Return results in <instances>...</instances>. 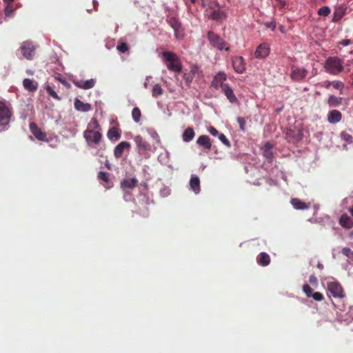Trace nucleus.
Returning a JSON list of instances; mask_svg holds the SVG:
<instances>
[{"instance_id": "1", "label": "nucleus", "mask_w": 353, "mask_h": 353, "mask_svg": "<svg viewBox=\"0 0 353 353\" xmlns=\"http://www.w3.org/2000/svg\"><path fill=\"white\" fill-rule=\"evenodd\" d=\"M100 125L95 118H92L88 125L87 129L83 132V137L88 144L98 145L102 139Z\"/></svg>"}, {"instance_id": "2", "label": "nucleus", "mask_w": 353, "mask_h": 353, "mask_svg": "<svg viewBox=\"0 0 353 353\" xmlns=\"http://www.w3.org/2000/svg\"><path fill=\"white\" fill-rule=\"evenodd\" d=\"M162 57L168 70L175 72H180L181 71L182 65L180 58L175 53L170 51H165L162 52Z\"/></svg>"}, {"instance_id": "3", "label": "nucleus", "mask_w": 353, "mask_h": 353, "mask_svg": "<svg viewBox=\"0 0 353 353\" xmlns=\"http://www.w3.org/2000/svg\"><path fill=\"white\" fill-rule=\"evenodd\" d=\"M325 70L327 72L337 75L343 70V61L338 57H329L325 61Z\"/></svg>"}, {"instance_id": "4", "label": "nucleus", "mask_w": 353, "mask_h": 353, "mask_svg": "<svg viewBox=\"0 0 353 353\" xmlns=\"http://www.w3.org/2000/svg\"><path fill=\"white\" fill-rule=\"evenodd\" d=\"M327 290L328 296L335 299H343L345 296V293L342 285L336 281L327 282Z\"/></svg>"}, {"instance_id": "5", "label": "nucleus", "mask_w": 353, "mask_h": 353, "mask_svg": "<svg viewBox=\"0 0 353 353\" xmlns=\"http://www.w3.org/2000/svg\"><path fill=\"white\" fill-rule=\"evenodd\" d=\"M12 114L10 104L6 101H0V125H8Z\"/></svg>"}, {"instance_id": "6", "label": "nucleus", "mask_w": 353, "mask_h": 353, "mask_svg": "<svg viewBox=\"0 0 353 353\" xmlns=\"http://www.w3.org/2000/svg\"><path fill=\"white\" fill-rule=\"evenodd\" d=\"M208 38L210 44L217 48L219 50H225L226 51L230 50V47L226 46L227 43L216 34L214 32L210 31L208 33Z\"/></svg>"}, {"instance_id": "7", "label": "nucleus", "mask_w": 353, "mask_h": 353, "mask_svg": "<svg viewBox=\"0 0 353 353\" xmlns=\"http://www.w3.org/2000/svg\"><path fill=\"white\" fill-rule=\"evenodd\" d=\"M308 71L303 67L292 66L291 68L290 78L292 81L301 82L307 75Z\"/></svg>"}, {"instance_id": "8", "label": "nucleus", "mask_w": 353, "mask_h": 353, "mask_svg": "<svg viewBox=\"0 0 353 353\" xmlns=\"http://www.w3.org/2000/svg\"><path fill=\"white\" fill-rule=\"evenodd\" d=\"M20 50L24 58L28 60L33 59L35 48L31 41H23L21 45Z\"/></svg>"}, {"instance_id": "9", "label": "nucleus", "mask_w": 353, "mask_h": 353, "mask_svg": "<svg viewBox=\"0 0 353 353\" xmlns=\"http://www.w3.org/2000/svg\"><path fill=\"white\" fill-rule=\"evenodd\" d=\"M166 21L174 30L175 37L176 39L182 38L183 34L181 31V23L179 19L175 17H170L166 19Z\"/></svg>"}, {"instance_id": "10", "label": "nucleus", "mask_w": 353, "mask_h": 353, "mask_svg": "<svg viewBox=\"0 0 353 353\" xmlns=\"http://www.w3.org/2000/svg\"><path fill=\"white\" fill-rule=\"evenodd\" d=\"M347 10V6L345 3L339 4L335 6L332 22L336 23L339 21L343 16L345 15Z\"/></svg>"}, {"instance_id": "11", "label": "nucleus", "mask_w": 353, "mask_h": 353, "mask_svg": "<svg viewBox=\"0 0 353 353\" xmlns=\"http://www.w3.org/2000/svg\"><path fill=\"white\" fill-rule=\"evenodd\" d=\"M270 52V45L268 43H262L257 46L254 57L256 59H264L269 55Z\"/></svg>"}, {"instance_id": "12", "label": "nucleus", "mask_w": 353, "mask_h": 353, "mask_svg": "<svg viewBox=\"0 0 353 353\" xmlns=\"http://www.w3.org/2000/svg\"><path fill=\"white\" fill-rule=\"evenodd\" d=\"M232 65L235 72L242 74L245 70V62L243 57L236 56L232 59Z\"/></svg>"}, {"instance_id": "13", "label": "nucleus", "mask_w": 353, "mask_h": 353, "mask_svg": "<svg viewBox=\"0 0 353 353\" xmlns=\"http://www.w3.org/2000/svg\"><path fill=\"white\" fill-rule=\"evenodd\" d=\"M303 291L307 297H312L314 300L316 301H321L324 299V296L323 295L322 293L319 292H313L312 288L307 283L303 285Z\"/></svg>"}, {"instance_id": "14", "label": "nucleus", "mask_w": 353, "mask_h": 353, "mask_svg": "<svg viewBox=\"0 0 353 353\" xmlns=\"http://www.w3.org/2000/svg\"><path fill=\"white\" fill-rule=\"evenodd\" d=\"M131 145L128 141H121L114 149V156L116 159L122 157L125 150H130Z\"/></svg>"}, {"instance_id": "15", "label": "nucleus", "mask_w": 353, "mask_h": 353, "mask_svg": "<svg viewBox=\"0 0 353 353\" xmlns=\"http://www.w3.org/2000/svg\"><path fill=\"white\" fill-rule=\"evenodd\" d=\"M134 141L139 152H146L150 150V145L145 141L141 136H136L134 138Z\"/></svg>"}, {"instance_id": "16", "label": "nucleus", "mask_w": 353, "mask_h": 353, "mask_svg": "<svg viewBox=\"0 0 353 353\" xmlns=\"http://www.w3.org/2000/svg\"><path fill=\"white\" fill-rule=\"evenodd\" d=\"M30 130L37 139L42 141H48L46 132H42L36 123H31L30 124Z\"/></svg>"}, {"instance_id": "17", "label": "nucleus", "mask_w": 353, "mask_h": 353, "mask_svg": "<svg viewBox=\"0 0 353 353\" xmlns=\"http://www.w3.org/2000/svg\"><path fill=\"white\" fill-rule=\"evenodd\" d=\"M227 76L224 72H219L213 79L212 85L215 89L223 88V85H227L228 83H225L224 81L226 80Z\"/></svg>"}, {"instance_id": "18", "label": "nucleus", "mask_w": 353, "mask_h": 353, "mask_svg": "<svg viewBox=\"0 0 353 353\" xmlns=\"http://www.w3.org/2000/svg\"><path fill=\"white\" fill-rule=\"evenodd\" d=\"M196 144L207 152L210 151L212 149L211 140L208 135H201L196 140Z\"/></svg>"}, {"instance_id": "19", "label": "nucleus", "mask_w": 353, "mask_h": 353, "mask_svg": "<svg viewBox=\"0 0 353 353\" xmlns=\"http://www.w3.org/2000/svg\"><path fill=\"white\" fill-rule=\"evenodd\" d=\"M221 91L225 95V97L231 103H235L238 102V99L236 95L234 94L232 89L229 85H223Z\"/></svg>"}, {"instance_id": "20", "label": "nucleus", "mask_w": 353, "mask_h": 353, "mask_svg": "<svg viewBox=\"0 0 353 353\" xmlns=\"http://www.w3.org/2000/svg\"><path fill=\"white\" fill-rule=\"evenodd\" d=\"M342 119V114L338 110H332L327 114V121L331 124L339 123Z\"/></svg>"}, {"instance_id": "21", "label": "nucleus", "mask_w": 353, "mask_h": 353, "mask_svg": "<svg viewBox=\"0 0 353 353\" xmlns=\"http://www.w3.org/2000/svg\"><path fill=\"white\" fill-rule=\"evenodd\" d=\"M339 223L345 229L349 230L353 228L352 219L345 213L341 216L339 220Z\"/></svg>"}, {"instance_id": "22", "label": "nucleus", "mask_w": 353, "mask_h": 353, "mask_svg": "<svg viewBox=\"0 0 353 353\" xmlns=\"http://www.w3.org/2000/svg\"><path fill=\"white\" fill-rule=\"evenodd\" d=\"M291 204L295 210H304L310 208V203H305L297 198H293L290 201Z\"/></svg>"}, {"instance_id": "23", "label": "nucleus", "mask_w": 353, "mask_h": 353, "mask_svg": "<svg viewBox=\"0 0 353 353\" xmlns=\"http://www.w3.org/2000/svg\"><path fill=\"white\" fill-rule=\"evenodd\" d=\"M138 184V180L136 178L124 179L121 182V187L123 190L133 189Z\"/></svg>"}, {"instance_id": "24", "label": "nucleus", "mask_w": 353, "mask_h": 353, "mask_svg": "<svg viewBox=\"0 0 353 353\" xmlns=\"http://www.w3.org/2000/svg\"><path fill=\"white\" fill-rule=\"evenodd\" d=\"M121 130L117 127L110 128L108 132L107 137L110 141H117L121 138Z\"/></svg>"}, {"instance_id": "25", "label": "nucleus", "mask_w": 353, "mask_h": 353, "mask_svg": "<svg viewBox=\"0 0 353 353\" xmlns=\"http://www.w3.org/2000/svg\"><path fill=\"white\" fill-rule=\"evenodd\" d=\"M190 189L195 193L199 194L201 190L200 179L196 175H192L190 180Z\"/></svg>"}, {"instance_id": "26", "label": "nucleus", "mask_w": 353, "mask_h": 353, "mask_svg": "<svg viewBox=\"0 0 353 353\" xmlns=\"http://www.w3.org/2000/svg\"><path fill=\"white\" fill-rule=\"evenodd\" d=\"M74 84L79 88L88 90L94 86L95 80L92 79L86 81H74Z\"/></svg>"}, {"instance_id": "27", "label": "nucleus", "mask_w": 353, "mask_h": 353, "mask_svg": "<svg viewBox=\"0 0 353 353\" xmlns=\"http://www.w3.org/2000/svg\"><path fill=\"white\" fill-rule=\"evenodd\" d=\"M74 105L76 110L81 112H88L92 108L90 103H85L77 98L75 99Z\"/></svg>"}, {"instance_id": "28", "label": "nucleus", "mask_w": 353, "mask_h": 353, "mask_svg": "<svg viewBox=\"0 0 353 353\" xmlns=\"http://www.w3.org/2000/svg\"><path fill=\"white\" fill-rule=\"evenodd\" d=\"M23 85L29 92H35L38 88V83L30 79H25L23 81Z\"/></svg>"}, {"instance_id": "29", "label": "nucleus", "mask_w": 353, "mask_h": 353, "mask_svg": "<svg viewBox=\"0 0 353 353\" xmlns=\"http://www.w3.org/2000/svg\"><path fill=\"white\" fill-rule=\"evenodd\" d=\"M98 179L101 181V184L105 188H110L111 185V181L108 177V174L105 172L101 171L98 173Z\"/></svg>"}, {"instance_id": "30", "label": "nucleus", "mask_w": 353, "mask_h": 353, "mask_svg": "<svg viewBox=\"0 0 353 353\" xmlns=\"http://www.w3.org/2000/svg\"><path fill=\"white\" fill-rule=\"evenodd\" d=\"M256 260L257 263L261 266H267L270 263V257L265 252H261L258 255Z\"/></svg>"}, {"instance_id": "31", "label": "nucleus", "mask_w": 353, "mask_h": 353, "mask_svg": "<svg viewBox=\"0 0 353 353\" xmlns=\"http://www.w3.org/2000/svg\"><path fill=\"white\" fill-rule=\"evenodd\" d=\"M194 136L195 132L194 129L191 127H188L184 130L182 134V139L185 142H190L194 139Z\"/></svg>"}, {"instance_id": "32", "label": "nucleus", "mask_w": 353, "mask_h": 353, "mask_svg": "<svg viewBox=\"0 0 353 353\" xmlns=\"http://www.w3.org/2000/svg\"><path fill=\"white\" fill-rule=\"evenodd\" d=\"M342 100L341 97L330 95L327 99V104L330 107H338L341 104Z\"/></svg>"}, {"instance_id": "33", "label": "nucleus", "mask_w": 353, "mask_h": 353, "mask_svg": "<svg viewBox=\"0 0 353 353\" xmlns=\"http://www.w3.org/2000/svg\"><path fill=\"white\" fill-rule=\"evenodd\" d=\"M272 146L270 143H267L265 144L263 148V156L268 160L271 161L273 157V154L272 151Z\"/></svg>"}, {"instance_id": "34", "label": "nucleus", "mask_w": 353, "mask_h": 353, "mask_svg": "<svg viewBox=\"0 0 353 353\" xmlns=\"http://www.w3.org/2000/svg\"><path fill=\"white\" fill-rule=\"evenodd\" d=\"M163 94V89L159 84L154 85L152 90V95L153 97H157Z\"/></svg>"}, {"instance_id": "35", "label": "nucleus", "mask_w": 353, "mask_h": 353, "mask_svg": "<svg viewBox=\"0 0 353 353\" xmlns=\"http://www.w3.org/2000/svg\"><path fill=\"white\" fill-rule=\"evenodd\" d=\"M141 116V113L140 109L137 107L134 108L132 111V117L133 120L135 122L138 123L140 121Z\"/></svg>"}, {"instance_id": "36", "label": "nucleus", "mask_w": 353, "mask_h": 353, "mask_svg": "<svg viewBox=\"0 0 353 353\" xmlns=\"http://www.w3.org/2000/svg\"><path fill=\"white\" fill-rule=\"evenodd\" d=\"M341 138L347 143H353V137L351 134H348L347 132L343 131L341 132Z\"/></svg>"}, {"instance_id": "37", "label": "nucleus", "mask_w": 353, "mask_h": 353, "mask_svg": "<svg viewBox=\"0 0 353 353\" xmlns=\"http://www.w3.org/2000/svg\"><path fill=\"white\" fill-rule=\"evenodd\" d=\"M331 10L328 6H323L318 10V14L322 17H327L330 13Z\"/></svg>"}, {"instance_id": "38", "label": "nucleus", "mask_w": 353, "mask_h": 353, "mask_svg": "<svg viewBox=\"0 0 353 353\" xmlns=\"http://www.w3.org/2000/svg\"><path fill=\"white\" fill-rule=\"evenodd\" d=\"M14 9L12 4H6L4 9V14L6 17L11 16Z\"/></svg>"}, {"instance_id": "39", "label": "nucleus", "mask_w": 353, "mask_h": 353, "mask_svg": "<svg viewBox=\"0 0 353 353\" xmlns=\"http://www.w3.org/2000/svg\"><path fill=\"white\" fill-rule=\"evenodd\" d=\"M218 138L226 147L230 148L231 146L230 142L223 134L220 133Z\"/></svg>"}, {"instance_id": "40", "label": "nucleus", "mask_w": 353, "mask_h": 353, "mask_svg": "<svg viewBox=\"0 0 353 353\" xmlns=\"http://www.w3.org/2000/svg\"><path fill=\"white\" fill-rule=\"evenodd\" d=\"M342 253L350 259H353V251L349 248H343L341 250Z\"/></svg>"}, {"instance_id": "41", "label": "nucleus", "mask_w": 353, "mask_h": 353, "mask_svg": "<svg viewBox=\"0 0 353 353\" xmlns=\"http://www.w3.org/2000/svg\"><path fill=\"white\" fill-rule=\"evenodd\" d=\"M117 49L122 53H124L129 50V47L126 43H121L117 46Z\"/></svg>"}, {"instance_id": "42", "label": "nucleus", "mask_w": 353, "mask_h": 353, "mask_svg": "<svg viewBox=\"0 0 353 353\" xmlns=\"http://www.w3.org/2000/svg\"><path fill=\"white\" fill-rule=\"evenodd\" d=\"M332 85L336 90H342L344 88V83L340 81H332Z\"/></svg>"}, {"instance_id": "43", "label": "nucleus", "mask_w": 353, "mask_h": 353, "mask_svg": "<svg viewBox=\"0 0 353 353\" xmlns=\"http://www.w3.org/2000/svg\"><path fill=\"white\" fill-rule=\"evenodd\" d=\"M46 91L54 99H59V97H58L56 92L50 86H49V85L47 86Z\"/></svg>"}, {"instance_id": "44", "label": "nucleus", "mask_w": 353, "mask_h": 353, "mask_svg": "<svg viewBox=\"0 0 353 353\" xmlns=\"http://www.w3.org/2000/svg\"><path fill=\"white\" fill-rule=\"evenodd\" d=\"M237 122L239 124L240 129L243 131L245 130L246 122L243 117H238Z\"/></svg>"}, {"instance_id": "45", "label": "nucleus", "mask_w": 353, "mask_h": 353, "mask_svg": "<svg viewBox=\"0 0 353 353\" xmlns=\"http://www.w3.org/2000/svg\"><path fill=\"white\" fill-rule=\"evenodd\" d=\"M208 131L212 135V136H214V137H216L218 136L220 133L219 132V131L213 126H210L208 128Z\"/></svg>"}, {"instance_id": "46", "label": "nucleus", "mask_w": 353, "mask_h": 353, "mask_svg": "<svg viewBox=\"0 0 353 353\" xmlns=\"http://www.w3.org/2000/svg\"><path fill=\"white\" fill-rule=\"evenodd\" d=\"M211 17L213 19L218 20L221 18V12L219 10H214L211 14Z\"/></svg>"}, {"instance_id": "47", "label": "nucleus", "mask_w": 353, "mask_h": 353, "mask_svg": "<svg viewBox=\"0 0 353 353\" xmlns=\"http://www.w3.org/2000/svg\"><path fill=\"white\" fill-rule=\"evenodd\" d=\"M309 281L312 285H316L318 284L317 278L314 274H312L310 276Z\"/></svg>"}, {"instance_id": "48", "label": "nucleus", "mask_w": 353, "mask_h": 353, "mask_svg": "<svg viewBox=\"0 0 353 353\" xmlns=\"http://www.w3.org/2000/svg\"><path fill=\"white\" fill-rule=\"evenodd\" d=\"M351 41L350 39H343L339 42V43L343 46H347L351 43Z\"/></svg>"}, {"instance_id": "49", "label": "nucleus", "mask_w": 353, "mask_h": 353, "mask_svg": "<svg viewBox=\"0 0 353 353\" xmlns=\"http://www.w3.org/2000/svg\"><path fill=\"white\" fill-rule=\"evenodd\" d=\"M14 0H3L5 4H12Z\"/></svg>"}, {"instance_id": "50", "label": "nucleus", "mask_w": 353, "mask_h": 353, "mask_svg": "<svg viewBox=\"0 0 353 353\" xmlns=\"http://www.w3.org/2000/svg\"><path fill=\"white\" fill-rule=\"evenodd\" d=\"M93 5H94V9L97 10V6H98V2L95 0L93 1Z\"/></svg>"}, {"instance_id": "51", "label": "nucleus", "mask_w": 353, "mask_h": 353, "mask_svg": "<svg viewBox=\"0 0 353 353\" xmlns=\"http://www.w3.org/2000/svg\"><path fill=\"white\" fill-rule=\"evenodd\" d=\"M330 85H332V81H327V85H325V87L327 88H329Z\"/></svg>"}, {"instance_id": "52", "label": "nucleus", "mask_w": 353, "mask_h": 353, "mask_svg": "<svg viewBox=\"0 0 353 353\" xmlns=\"http://www.w3.org/2000/svg\"><path fill=\"white\" fill-rule=\"evenodd\" d=\"M280 30H281V32L284 33L285 32V28H284V26H281L280 27Z\"/></svg>"}, {"instance_id": "53", "label": "nucleus", "mask_w": 353, "mask_h": 353, "mask_svg": "<svg viewBox=\"0 0 353 353\" xmlns=\"http://www.w3.org/2000/svg\"><path fill=\"white\" fill-rule=\"evenodd\" d=\"M317 266L319 268H321V269L323 268V265L321 263H319Z\"/></svg>"}, {"instance_id": "54", "label": "nucleus", "mask_w": 353, "mask_h": 353, "mask_svg": "<svg viewBox=\"0 0 353 353\" xmlns=\"http://www.w3.org/2000/svg\"><path fill=\"white\" fill-rule=\"evenodd\" d=\"M191 3L194 4L196 2V0H190Z\"/></svg>"}]
</instances>
